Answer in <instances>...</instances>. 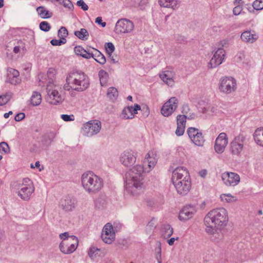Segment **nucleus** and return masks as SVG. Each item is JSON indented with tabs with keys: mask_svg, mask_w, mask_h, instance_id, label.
<instances>
[{
	"mask_svg": "<svg viewBox=\"0 0 263 263\" xmlns=\"http://www.w3.org/2000/svg\"><path fill=\"white\" fill-rule=\"evenodd\" d=\"M145 168L141 165H136L131 168L126 177L125 194L135 197L140 194L143 188V173Z\"/></svg>",
	"mask_w": 263,
	"mask_h": 263,
	"instance_id": "obj_1",
	"label": "nucleus"
},
{
	"mask_svg": "<svg viewBox=\"0 0 263 263\" xmlns=\"http://www.w3.org/2000/svg\"><path fill=\"white\" fill-rule=\"evenodd\" d=\"M227 210L222 208H216L209 211L204 218L205 232L207 234L213 233L215 228H223L228 221Z\"/></svg>",
	"mask_w": 263,
	"mask_h": 263,
	"instance_id": "obj_2",
	"label": "nucleus"
},
{
	"mask_svg": "<svg viewBox=\"0 0 263 263\" xmlns=\"http://www.w3.org/2000/svg\"><path fill=\"white\" fill-rule=\"evenodd\" d=\"M90 81L87 75L81 70H72L67 74L64 89L67 91L82 92L89 86Z\"/></svg>",
	"mask_w": 263,
	"mask_h": 263,
	"instance_id": "obj_3",
	"label": "nucleus"
},
{
	"mask_svg": "<svg viewBox=\"0 0 263 263\" xmlns=\"http://www.w3.org/2000/svg\"><path fill=\"white\" fill-rule=\"evenodd\" d=\"M172 180L178 194L185 195L190 191L191 187L190 176L184 167H178L174 170Z\"/></svg>",
	"mask_w": 263,
	"mask_h": 263,
	"instance_id": "obj_4",
	"label": "nucleus"
},
{
	"mask_svg": "<svg viewBox=\"0 0 263 263\" xmlns=\"http://www.w3.org/2000/svg\"><path fill=\"white\" fill-rule=\"evenodd\" d=\"M81 183L84 189L89 194H95L103 186V180L91 171L84 173L81 176Z\"/></svg>",
	"mask_w": 263,
	"mask_h": 263,
	"instance_id": "obj_5",
	"label": "nucleus"
},
{
	"mask_svg": "<svg viewBox=\"0 0 263 263\" xmlns=\"http://www.w3.org/2000/svg\"><path fill=\"white\" fill-rule=\"evenodd\" d=\"M18 185L17 195L22 200L28 201L35 190L33 182L29 178H25L23 179L22 183H19Z\"/></svg>",
	"mask_w": 263,
	"mask_h": 263,
	"instance_id": "obj_6",
	"label": "nucleus"
},
{
	"mask_svg": "<svg viewBox=\"0 0 263 263\" xmlns=\"http://www.w3.org/2000/svg\"><path fill=\"white\" fill-rule=\"evenodd\" d=\"M236 89V80L233 77L225 76L220 79L218 89L220 92L229 95L235 91Z\"/></svg>",
	"mask_w": 263,
	"mask_h": 263,
	"instance_id": "obj_7",
	"label": "nucleus"
},
{
	"mask_svg": "<svg viewBox=\"0 0 263 263\" xmlns=\"http://www.w3.org/2000/svg\"><path fill=\"white\" fill-rule=\"evenodd\" d=\"M78 245V239L73 235L67 239H63L60 244V249L64 254H70L73 252Z\"/></svg>",
	"mask_w": 263,
	"mask_h": 263,
	"instance_id": "obj_8",
	"label": "nucleus"
},
{
	"mask_svg": "<svg viewBox=\"0 0 263 263\" xmlns=\"http://www.w3.org/2000/svg\"><path fill=\"white\" fill-rule=\"evenodd\" d=\"M246 138V136L242 133H240L234 138L230 145V150L232 155L239 156L240 155L243 148Z\"/></svg>",
	"mask_w": 263,
	"mask_h": 263,
	"instance_id": "obj_9",
	"label": "nucleus"
},
{
	"mask_svg": "<svg viewBox=\"0 0 263 263\" xmlns=\"http://www.w3.org/2000/svg\"><path fill=\"white\" fill-rule=\"evenodd\" d=\"M137 156V153L132 150H126L121 154L120 161L124 166L130 167L136 162Z\"/></svg>",
	"mask_w": 263,
	"mask_h": 263,
	"instance_id": "obj_10",
	"label": "nucleus"
},
{
	"mask_svg": "<svg viewBox=\"0 0 263 263\" xmlns=\"http://www.w3.org/2000/svg\"><path fill=\"white\" fill-rule=\"evenodd\" d=\"M188 136L191 141L196 145L202 146L204 143L202 133L199 130L195 127H189L187 130Z\"/></svg>",
	"mask_w": 263,
	"mask_h": 263,
	"instance_id": "obj_11",
	"label": "nucleus"
},
{
	"mask_svg": "<svg viewBox=\"0 0 263 263\" xmlns=\"http://www.w3.org/2000/svg\"><path fill=\"white\" fill-rule=\"evenodd\" d=\"M179 101L176 97H171L162 106L161 112L165 117L171 115L177 109Z\"/></svg>",
	"mask_w": 263,
	"mask_h": 263,
	"instance_id": "obj_12",
	"label": "nucleus"
},
{
	"mask_svg": "<svg viewBox=\"0 0 263 263\" xmlns=\"http://www.w3.org/2000/svg\"><path fill=\"white\" fill-rule=\"evenodd\" d=\"M133 22L126 18H122L118 20L116 24L115 31L119 33H125L130 32L134 29Z\"/></svg>",
	"mask_w": 263,
	"mask_h": 263,
	"instance_id": "obj_13",
	"label": "nucleus"
},
{
	"mask_svg": "<svg viewBox=\"0 0 263 263\" xmlns=\"http://www.w3.org/2000/svg\"><path fill=\"white\" fill-rule=\"evenodd\" d=\"M101 128V123L99 121H90L85 124L83 127V134L91 137L98 134Z\"/></svg>",
	"mask_w": 263,
	"mask_h": 263,
	"instance_id": "obj_14",
	"label": "nucleus"
},
{
	"mask_svg": "<svg viewBox=\"0 0 263 263\" xmlns=\"http://www.w3.org/2000/svg\"><path fill=\"white\" fill-rule=\"evenodd\" d=\"M222 180L225 185L228 186H235L240 182V177L238 174L233 172H226L221 175Z\"/></svg>",
	"mask_w": 263,
	"mask_h": 263,
	"instance_id": "obj_15",
	"label": "nucleus"
},
{
	"mask_svg": "<svg viewBox=\"0 0 263 263\" xmlns=\"http://www.w3.org/2000/svg\"><path fill=\"white\" fill-rule=\"evenodd\" d=\"M225 56L224 50L221 47H218L209 63V67L214 68L220 65L223 62Z\"/></svg>",
	"mask_w": 263,
	"mask_h": 263,
	"instance_id": "obj_16",
	"label": "nucleus"
},
{
	"mask_svg": "<svg viewBox=\"0 0 263 263\" xmlns=\"http://www.w3.org/2000/svg\"><path fill=\"white\" fill-rule=\"evenodd\" d=\"M101 237L103 241L108 244H110L115 239V232L112 226L110 223H106L103 227Z\"/></svg>",
	"mask_w": 263,
	"mask_h": 263,
	"instance_id": "obj_17",
	"label": "nucleus"
},
{
	"mask_svg": "<svg viewBox=\"0 0 263 263\" xmlns=\"http://www.w3.org/2000/svg\"><path fill=\"white\" fill-rule=\"evenodd\" d=\"M77 201L75 198L71 196L63 197L60 201L59 206L65 212L72 211L76 207Z\"/></svg>",
	"mask_w": 263,
	"mask_h": 263,
	"instance_id": "obj_18",
	"label": "nucleus"
},
{
	"mask_svg": "<svg viewBox=\"0 0 263 263\" xmlns=\"http://www.w3.org/2000/svg\"><path fill=\"white\" fill-rule=\"evenodd\" d=\"M197 212L194 205H187L180 211L178 218L181 221H186L192 218Z\"/></svg>",
	"mask_w": 263,
	"mask_h": 263,
	"instance_id": "obj_19",
	"label": "nucleus"
},
{
	"mask_svg": "<svg viewBox=\"0 0 263 263\" xmlns=\"http://www.w3.org/2000/svg\"><path fill=\"white\" fill-rule=\"evenodd\" d=\"M228 143V138L226 133H221L215 140L214 148L218 154L222 153Z\"/></svg>",
	"mask_w": 263,
	"mask_h": 263,
	"instance_id": "obj_20",
	"label": "nucleus"
},
{
	"mask_svg": "<svg viewBox=\"0 0 263 263\" xmlns=\"http://www.w3.org/2000/svg\"><path fill=\"white\" fill-rule=\"evenodd\" d=\"M157 161L156 155L153 152H149L145 155V159L143 160V166L145 168V172H150L155 166Z\"/></svg>",
	"mask_w": 263,
	"mask_h": 263,
	"instance_id": "obj_21",
	"label": "nucleus"
},
{
	"mask_svg": "<svg viewBox=\"0 0 263 263\" xmlns=\"http://www.w3.org/2000/svg\"><path fill=\"white\" fill-rule=\"evenodd\" d=\"M47 92L48 96L47 100L50 104L57 105L62 102L63 100L62 96L59 93L58 90L47 88Z\"/></svg>",
	"mask_w": 263,
	"mask_h": 263,
	"instance_id": "obj_22",
	"label": "nucleus"
},
{
	"mask_svg": "<svg viewBox=\"0 0 263 263\" xmlns=\"http://www.w3.org/2000/svg\"><path fill=\"white\" fill-rule=\"evenodd\" d=\"M141 109L139 105L135 104L134 106H128L125 107L122 111L121 116L123 119H133L135 114L138 113V110Z\"/></svg>",
	"mask_w": 263,
	"mask_h": 263,
	"instance_id": "obj_23",
	"label": "nucleus"
},
{
	"mask_svg": "<svg viewBox=\"0 0 263 263\" xmlns=\"http://www.w3.org/2000/svg\"><path fill=\"white\" fill-rule=\"evenodd\" d=\"M240 38L244 42L252 44L257 41L258 35L253 30H247L241 33Z\"/></svg>",
	"mask_w": 263,
	"mask_h": 263,
	"instance_id": "obj_24",
	"label": "nucleus"
},
{
	"mask_svg": "<svg viewBox=\"0 0 263 263\" xmlns=\"http://www.w3.org/2000/svg\"><path fill=\"white\" fill-rule=\"evenodd\" d=\"M57 135L56 132L51 131L46 133L42 137V144L45 147H48L52 144Z\"/></svg>",
	"mask_w": 263,
	"mask_h": 263,
	"instance_id": "obj_25",
	"label": "nucleus"
},
{
	"mask_svg": "<svg viewBox=\"0 0 263 263\" xmlns=\"http://www.w3.org/2000/svg\"><path fill=\"white\" fill-rule=\"evenodd\" d=\"M19 75L20 73L18 70L13 68H10L8 73V81L13 85L18 84L20 83V80L18 78Z\"/></svg>",
	"mask_w": 263,
	"mask_h": 263,
	"instance_id": "obj_26",
	"label": "nucleus"
},
{
	"mask_svg": "<svg viewBox=\"0 0 263 263\" xmlns=\"http://www.w3.org/2000/svg\"><path fill=\"white\" fill-rule=\"evenodd\" d=\"M92 51V49L86 50L81 46H77L74 48V51L77 55L81 56L87 59H89L91 58Z\"/></svg>",
	"mask_w": 263,
	"mask_h": 263,
	"instance_id": "obj_27",
	"label": "nucleus"
},
{
	"mask_svg": "<svg viewBox=\"0 0 263 263\" xmlns=\"http://www.w3.org/2000/svg\"><path fill=\"white\" fill-rule=\"evenodd\" d=\"M159 4L161 7L175 9L178 7L179 1V0H159Z\"/></svg>",
	"mask_w": 263,
	"mask_h": 263,
	"instance_id": "obj_28",
	"label": "nucleus"
},
{
	"mask_svg": "<svg viewBox=\"0 0 263 263\" xmlns=\"http://www.w3.org/2000/svg\"><path fill=\"white\" fill-rule=\"evenodd\" d=\"M221 229L222 228H215L213 233L208 234L211 235V239L212 241L219 242L223 239V234L221 232Z\"/></svg>",
	"mask_w": 263,
	"mask_h": 263,
	"instance_id": "obj_29",
	"label": "nucleus"
},
{
	"mask_svg": "<svg viewBox=\"0 0 263 263\" xmlns=\"http://www.w3.org/2000/svg\"><path fill=\"white\" fill-rule=\"evenodd\" d=\"M161 80L168 86H172L174 85L173 74L170 71H166L160 74Z\"/></svg>",
	"mask_w": 263,
	"mask_h": 263,
	"instance_id": "obj_30",
	"label": "nucleus"
},
{
	"mask_svg": "<svg viewBox=\"0 0 263 263\" xmlns=\"http://www.w3.org/2000/svg\"><path fill=\"white\" fill-rule=\"evenodd\" d=\"M92 57L95 60L100 64H104L106 61L105 56L100 52L98 50L92 48Z\"/></svg>",
	"mask_w": 263,
	"mask_h": 263,
	"instance_id": "obj_31",
	"label": "nucleus"
},
{
	"mask_svg": "<svg viewBox=\"0 0 263 263\" xmlns=\"http://www.w3.org/2000/svg\"><path fill=\"white\" fill-rule=\"evenodd\" d=\"M30 104L33 106L39 105L42 102V97L40 92L34 91L30 99Z\"/></svg>",
	"mask_w": 263,
	"mask_h": 263,
	"instance_id": "obj_32",
	"label": "nucleus"
},
{
	"mask_svg": "<svg viewBox=\"0 0 263 263\" xmlns=\"http://www.w3.org/2000/svg\"><path fill=\"white\" fill-rule=\"evenodd\" d=\"M253 137L256 143L258 145L263 146V127L256 129Z\"/></svg>",
	"mask_w": 263,
	"mask_h": 263,
	"instance_id": "obj_33",
	"label": "nucleus"
},
{
	"mask_svg": "<svg viewBox=\"0 0 263 263\" xmlns=\"http://www.w3.org/2000/svg\"><path fill=\"white\" fill-rule=\"evenodd\" d=\"M74 34L80 40L86 41L89 37V33L84 28H81L80 30L74 31Z\"/></svg>",
	"mask_w": 263,
	"mask_h": 263,
	"instance_id": "obj_34",
	"label": "nucleus"
},
{
	"mask_svg": "<svg viewBox=\"0 0 263 263\" xmlns=\"http://www.w3.org/2000/svg\"><path fill=\"white\" fill-rule=\"evenodd\" d=\"M38 14L42 18H48L52 16V13L46 10L43 6L38 7L36 9Z\"/></svg>",
	"mask_w": 263,
	"mask_h": 263,
	"instance_id": "obj_35",
	"label": "nucleus"
},
{
	"mask_svg": "<svg viewBox=\"0 0 263 263\" xmlns=\"http://www.w3.org/2000/svg\"><path fill=\"white\" fill-rule=\"evenodd\" d=\"M107 96L111 101H115L118 96V91L117 88L114 87H109L107 91Z\"/></svg>",
	"mask_w": 263,
	"mask_h": 263,
	"instance_id": "obj_36",
	"label": "nucleus"
},
{
	"mask_svg": "<svg viewBox=\"0 0 263 263\" xmlns=\"http://www.w3.org/2000/svg\"><path fill=\"white\" fill-rule=\"evenodd\" d=\"M88 253L89 257L91 259H94L97 256H101L102 251L100 249H98L95 247H91L90 248Z\"/></svg>",
	"mask_w": 263,
	"mask_h": 263,
	"instance_id": "obj_37",
	"label": "nucleus"
},
{
	"mask_svg": "<svg viewBox=\"0 0 263 263\" xmlns=\"http://www.w3.org/2000/svg\"><path fill=\"white\" fill-rule=\"evenodd\" d=\"M14 45V47L13 51L16 54L19 53L21 50H26L25 44L22 40L16 41Z\"/></svg>",
	"mask_w": 263,
	"mask_h": 263,
	"instance_id": "obj_38",
	"label": "nucleus"
},
{
	"mask_svg": "<svg viewBox=\"0 0 263 263\" xmlns=\"http://www.w3.org/2000/svg\"><path fill=\"white\" fill-rule=\"evenodd\" d=\"M99 77L101 85L102 86L105 85L107 83L108 78V74L107 72L104 70H100L99 72Z\"/></svg>",
	"mask_w": 263,
	"mask_h": 263,
	"instance_id": "obj_39",
	"label": "nucleus"
},
{
	"mask_svg": "<svg viewBox=\"0 0 263 263\" xmlns=\"http://www.w3.org/2000/svg\"><path fill=\"white\" fill-rule=\"evenodd\" d=\"M173 233V228L168 224L165 225L162 230V236L165 238L170 237Z\"/></svg>",
	"mask_w": 263,
	"mask_h": 263,
	"instance_id": "obj_40",
	"label": "nucleus"
},
{
	"mask_svg": "<svg viewBox=\"0 0 263 263\" xmlns=\"http://www.w3.org/2000/svg\"><path fill=\"white\" fill-rule=\"evenodd\" d=\"M187 119V116L185 115H179L177 116V125H183L185 126V123Z\"/></svg>",
	"mask_w": 263,
	"mask_h": 263,
	"instance_id": "obj_41",
	"label": "nucleus"
},
{
	"mask_svg": "<svg viewBox=\"0 0 263 263\" xmlns=\"http://www.w3.org/2000/svg\"><path fill=\"white\" fill-rule=\"evenodd\" d=\"M252 6L256 10L263 9V0H255L253 2Z\"/></svg>",
	"mask_w": 263,
	"mask_h": 263,
	"instance_id": "obj_42",
	"label": "nucleus"
},
{
	"mask_svg": "<svg viewBox=\"0 0 263 263\" xmlns=\"http://www.w3.org/2000/svg\"><path fill=\"white\" fill-rule=\"evenodd\" d=\"M66 43V39L63 37L60 38V40H57V39H52L50 41V43L53 46H60L63 44H64Z\"/></svg>",
	"mask_w": 263,
	"mask_h": 263,
	"instance_id": "obj_43",
	"label": "nucleus"
},
{
	"mask_svg": "<svg viewBox=\"0 0 263 263\" xmlns=\"http://www.w3.org/2000/svg\"><path fill=\"white\" fill-rule=\"evenodd\" d=\"M40 29L45 32H47L50 30L51 28V26L50 24L47 22L45 21H43L40 23Z\"/></svg>",
	"mask_w": 263,
	"mask_h": 263,
	"instance_id": "obj_44",
	"label": "nucleus"
},
{
	"mask_svg": "<svg viewBox=\"0 0 263 263\" xmlns=\"http://www.w3.org/2000/svg\"><path fill=\"white\" fill-rule=\"evenodd\" d=\"M10 151V148L7 143L2 142L0 143V152L4 154L8 153Z\"/></svg>",
	"mask_w": 263,
	"mask_h": 263,
	"instance_id": "obj_45",
	"label": "nucleus"
},
{
	"mask_svg": "<svg viewBox=\"0 0 263 263\" xmlns=\"http://www.w3.org/2000/svg\"><path fill=\"white\" fill-rule=\"evenodd\" d=\"M68 31L65 27H61L58 31V36L60 38H65L68 35Z\"/></svg>",
	"mask_w": 263,
	"mask_h": 263,
	"instance_id": "obj_46",
	"label": "nucleus"
},
{
	"mask_svg": "<svg viewBox=\"0 0 263 263\" xmlns=\"http://www.w3.org/2000/svg\"><path fill=\"white\" fill-rule=\"evenodd\" d=\"M105 47L106 51L108 53V54H111L115 51V49L114 44L110 42L106 43Z\"/></svg>",
	"mask_w": 263,
	"mask_h": 263,
	"instance_id": "obj_47",
	"label": "nucleus"
},
{
	"mask_svg": "<svg viewBox=\"0 0 263 263\" xmlns=\"http://www.w3.org/2000/svg\"><path fill=\"white\" fill-rule=\"evenodd\" d=\"M155 257L158 263H161V249L160 245L155 249Z\"/></svg>",
	"mask_w": 263,
	"mask_h": 263,
	"instance_id": "obj_48",
	"label": "nucleus"
},
{
	"mask_svg": "<svg viewBox=\"0 0 263 263\" xmlns=\"http://www.w3.org/2000/svg\"><path fill=\"white\" fill-rule=\"evenodd\" d=\"M60 4H62L65 8L69 10H72L73 8V5L70 0H62Z\"/></svg>",
	"mask_w": 263,
	"mask_h": 263,
	"instance_id": "obj_49",
	"label": "nucleus"
},
{
	"mask_svg": "<svg viewBox=\"0 0 263 263\" xmlns=\"http://www.w3.org/2000/svg\"><path fill=\"white\" fill-rule=\"evenodd\" d=\"M220 198L222 201H226L227 202H230L233 201V198H234V197L232 196L230 194H224L221 195L220 196Z\"/></svg>",
	"mask_w": 263,
	"mask_h": 263,
	"instance_id": "obj_50",
	"label": "nucleus"
},
{
	"mask_svg": "<svg viewBox=\"0 0 263 263\" xmlns=\"http://www.w3.org/2000/svg\"><path fill=\"white\" fill-rule=\"evenodd\" d=\"M62 120L66 122L73 121L74 120V116L73 115L63 114L61 116Z\"/></svg>",
	"mask_w": 263,
	"mask_h": 263,
	"instance_id": "obj_51",
	"label": "nucleus"
},
{
	"mask_svg": "<svg viewBox=\"0 0 263 263\" xmlns=\"http://www.w3.org/2000/svg\"><path fill=\"white\" fill-rule=\"evenodd\" d=\"M185 127V126L183 125H177V127L175 132L176 135L178 136H181L183 135L184 133Z\"/></svg>",
	"mask_w": 263,
	"mask_h": 263,
	"instance_id": "obj_52",
	"label": "nucleus"
},
{
	"mask_svg": "<svg viewBox=\"0 0 263 263\" xmlns=\"http://www.w3.org/2000/svg\"><path fill=\"white\" fill-rule=\"evenodd\" d=\"M77 4L78 6L81 7V9L84 11H86L88 9V6L84 3L83 0L78 1Z\"/></svg>",
	"mask_w": 263,
	"mask_h": 263,
	"instance_id": "obj_53",
	"label": "nucleus"
},
{
	"mask_svg": "<svg viewBox=\"0 0 263 263\" xmlns=\"http://www.w3.org/2000/svg\"><path fill=\"white\" fill-rule=\"evenodd\" d=\"M242 10V6L237 5L234 8V9L233 10V12L235 15H238L241 13Z\"/></svg>",
	"mask_w": 263,
	"mask_h": 263,
	"instance_id": "obj_54",
	"label": "nucleus"
},
{
	"mask_svg": "<svg viewBox=\"0 0 263 263\" xmlns=\"http://www.w3.org/2000/svg\"><path fill=\"white\" fill-rule=\"evenodd\" d=\"M25 117V115L24 113L23 112H20V113H18L17 114L15 118H14V120L17 121V122H19V121H22L23 119H24Z\"/></svg>",
	"mask_w": 263,
	"mask_h": 263,
	"instance_id": "obj_55",
	"label": "nucleus"
},
{
	"mask_svg": "<svg viewBox=\"0 0 263 263\" xmlns=\"http://www.w3.org/2000/svg\"><path fill=\"white\" fill-rule=\"evenodd\" d=\"M229 44V41L228 39H224L221 40L219 43V46L222 48V47H226Z\"/></svg>",
	"mask_w": 263,
	"mask_h": 263,
	"instance_id": "obj_56",
	"label": "nucleus"
},
{
	"mask_svg": "<svg viewBox=\"0 0 263 263\" xmlns=\"http://www.w3.org/2000/svg\"><path fill=\"white\" fill-rule=\"evenodd\" d=\"M190 109L187 104H184L182 106V113L186 115L190 111Z\"/></svg>",
	"mask_w": 263,
	"mask_h": 263,
	"instance_id": "obj_57",
	"label": "nucleus"
},
{
	"mask_svg": "<svg viewBox=\"0 0 263 263\" xmlns=\"http://www.w3.org/2000/svg\"><path fill=\"white\" fill-rule=\"evenodd\" d=\"M3 98L6 101V103L10 100L12 97V93L8 92L6 93L5 95H2Z\"/></svg>",
	"mask_w": 263,
	"mask_h": 263,
	"instance_id": "obj_58",
	"label": "nucleus"
},
{
	"mask_svg": "<svg viewBox=\"0 0 263 263\" xmlns=\"http://www.w3.org/2000/svg\"><path fill=\"white\" fill-rule=\"evenodd\" d=\"M54 74L55 70L54 69L52 68L49 69L47 73V77L49 78L51 80L52 79V77H53Z\"/></svg>",
	"mask_w": 263,
	"mask_h": 263,
	"instance_id": "obj_59",
	"label": "nucleus"
},
{
	"mask_svg": "<svg viewBox=\"0 0 263 263\" xmlns=\"http://www.w3.org/2000/svg\"><path fill=\"white\" fill-rule=\"evenodd\" d=\"M155 223L154 222V220H152L151 221H149L147 226H146V229H153L155 227Z\"/></svg>",
	"mask_w": 263,
	"mask_h": 263,
	"instance_id": "obj_60",
	"label": "nucleus"
},
{
	"mask_svg": "<svg viewBox=\"0 0 263 263\" xmlns=\"http://www.w3.org/2000/svg\"><path fill=\"white\" fill-rule=\"evenodd\" d=\"M71 236V235H69L68 232H64L60 234V238L63 240V239H67V238H69Z\"/></svg>",
	"mask_w": 263,
	"mask_h": 263,
	"instance_id": "obj_61",
	"label": "nucleus"
},
{
	"mask_svg": "<svg viewBox=\"0 0 263 263\" xmlns=\"http://www.w3.org/2000/svg\"><path fill=\"white\" fill-rule=\"evenodd\" d=\"M40 78H41L40 79L39 81V85L40 86H44L46 83V81H44L43 80V74H40L39 75Z\"/></svg>",
	"mask_w": 263,
	"mask_h": 263,
	"instance_id": "obj_62",
	"label": "nucleus"
},
{
	"mask_svg": "<svg viewBox=\"0 0 263 263\" xmlns=\"http://www.w3.org/2000/svg\"><path fill=\"white\" fill-rule=\"evenodd\" d=\"M148 3V0H141L139 2V6L144 7L146 6Z\"/></svg>",
	"mask_w": 263,
	"mask_h": 263,
	"instance_id": "obj_63",
	"label": "nucleus"
},
{
	"mask_svg": "<svg viewBox=\"0 0 263 263\" xmlns=\"http://www.w3.org/2000/svg\"><path fill=\"white\" fill-rule=\"evenodd\" d=\"M199 174L201 177H204L207 174V172L205 170H203L200 171Z\"/></svg>",
	"mask_w": 263,
	"mask_h": 263,
	"instance_id": "obj_64",
	"label": "nucleus"
}]
</instances>
